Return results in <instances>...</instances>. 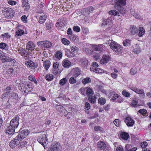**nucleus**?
<instances>
[{
  "label": "nucleus",
  "mask_w": 151,
  "mask_h": 151,
  "mask_svg": "<svg viewBox=\"0 0 151 151\" xmlns=\"http://www.w3.org/2000/svg\"><path fill=\"white\" fill-rule=\"evenodd\" d=\"M113 25V21L111 19H106L105 21L104 22V25H108L110 26H111Z\"/></svg>",
  "instance_id": "nucleus-24"
},
{
  "label": "nucleus",
  "mask_w": 151,
  "mask_h": 151,
  "mask_svg": "<svg viewBox=\"0 0 151 151\" xmlns=\"http://www.w3.org/2000/svg\"><path fill=\"white\" fill-rule=\"evenodd\" d=\"M71 72L73 76L75 78L77 77L81 74L80 69L78 68L73 69Z\"/></svg>",
  "instance_id": "nucleus-12"
},
{
  "label": "nucleus",
  "mask_w": 151,
  "mask_h": 151,
  "mask_svg": "<svg viewBox=\"0 0 151 151\" xmlns=\"http://www.w3.org/2000/svg\"><path fill=\"white\" fill-rule=\"evenodd\" d=\"M26 85L25 83L21 82L19 85V87L21 91H24L25 89V86Z\"/></svg>",
  "instance_id": "nucleus-26"
},
{
  "label": "nucleus",
  "mask_w": 151,
  "mask_h": 151,
  "mask_svg": "<svg viewBox=\"0 0 151 151\" xmlns=\"http://www.w3.org/2000/svg\"><path fill=\"white\" fill-rule=\"evenodd\" d=\"M124 121L128 127H132L135 124L134 120L130 116L126 117Z\"/></svg>",
  "instance_id": "nucleus-7"
},
{
  "label": "nucleus",
  "mask_w": 151,
  "mask_h": 151,
  "mask_svg": "<svg viewBox=\"0 0 151 151\" xmlns=\"http://www.w3.org/2000/svg\"><path fill=\"white\" fill-rule=\"evenodd\" d=\"M29 133V131L25 129L19 132L18 135L10 142L9 145L10 147L14 148L19 145L20 141H22L23 139L25 138Z\"/></svg>",
  "instance_id": "nucleus-1"
},
{
  "label": "nucleus",
  "mask_w": 151,
  "mask_h": 151,
  "mask_svg": "<svg viewBox=\"0 0 151 151\" xmlns=\"http://www.w3.org/2000/svg\"><path fill=\"white\" fill-rule=\"evenodd\" d=\"M62 42L64 45H68L70 43V41L65 38H63L62 39Z\"/></svg>",
  "instance_id": "nucleus-41"
},
{
  "label": "nucleus",
  "mask_w": 151,
  "mask_h": 151,
  "mask_svg": "<svg viewBox=\"0 0 151 151\" xmlns=\"http://www.w3.org/2000/svg\"><path fill=\"white\" fill-rule=\"evenodd\" d=\"M115 3V6L118 8H120L126 5V0H114Z\"/></svg>",
  "instance_id": "nucleus-9"
},
{
  "label": "nucleus",
  "mask_w": 151,
  "mask_h": 151,
  "mask_svg": "<svg viewBox=\"0 0 151 151\" xmlns=\"http://www.w3.org/2000/svg\"><path fill=\"white\" fill-rule=\"evenodd\" d=\"M91 81V80L90 78L86 77L83 80L82 83L84 84H85L87 83H90Z\"/></svg>",
  "instance_id": "nucleus-32"
},
{
  "label": "nucleus",
  "mask_w": 151,
  "mask_h": 151,
  "mask_svg": "<svg viewBox=\"0 0 151 151\" xmlns=\"http://www.w3.org/2000/svg\"><path fill=\"white\" fill-rule=\"evenodd\" d=\"M123 45L125 46H130L131 44V40L129 39H127L123 41Z\"/></svg>",
  "instance_id": "nucleus-27"
},
{
  "label": "nucleus",
  "mask_w": 151,
  "mask_h": 151,
  "mask_svg": "<svg viewBox=\"0 0 151 151\" xmlns=\"http://www.w3.org/2000/svg\"><path fill=\"white\" fill-rule=\"evenodd\" d=\"M138 112L141 114H143V115H145L147 112V110H146L145 109H140L138 111Z\"/></svg>",
  "instance_id": "nucleus-47"
},
{
  "label": "nucleus",
  "mask_w": 151,
  "mask_h": 151,
  "mask_svg": "<svg viewBox=\"0 0 151 151\" xmlns=\"http://www.w3.org/2000/svg\"><path fill=\"white\" fill-rule=\"evenodd\" d=\"M29 79L31 81L34 82L35 83H37L36 81L35 77L32 75H30L28 77Z\"/></svg>",
  "instance_id": "nucleus-52"
},
{
  "label": "nucleus",
  "mask_w": 151,
  "mask_h": 151,
  "mask_svg": "<svg viewBox=\"0 0 151 151\" xmlns=\"http://www.w3.org/2000/svg\"><path fill=\"white\" fill-rule=\"evenodd\" d=\"M24 31L22 29H19L16 32V34L18 36H21L24 33Z\"/></svg>",
  "instance_id": "nucleus-40"
},
{
  "label": "nucleus",
  "mask_w": 151,
  "mask_h": 151,
  "mask_svg": "<svg viewBox=\"0 0 151 151\" xmlns=\"http://www.w3.org/2000/svg\"><path fill=\"white\" fill-rule=\"evenodd\" d=\"M28 142L26 140H23V141L21 142V141H20V143L19 144H20V145L22 146V147H24L25 145H26Z\"/></svg>",
  "instance_id": "nucleus-60"
},
{
  "label": "nucleus",
  "mask_w": 151,
  "mask_h": 151,
  "mask_svg": "<svg viewBox=\"0 0 151 151\" xmlns=\"http://www.w3.org/2000/svg\"><path fill=\"white\" fill-rule=\"evenodd\" d=\"M1 59L3 62H11L12 61L14 62V61L15 60H14L12 59V58L4 54H3L2 57H1Z\"/></svg>",
  "instance_id": "nucleus-13"
},
{
  "label": "nucleus",
  "mask_w": 151,
  "mask_h": 151,
  "mask_svg": "<svg viewBox=\"0 0 151 151\" xmlns=\"http://www.w3.org/2000/svg\"><path fill=\"white\" fill-rule=\"evenodd\" d=\"M91 106L90 104L88 102H86L85 103L84 109L87 110H88L90 109Z\"/></svg>",
  "instance_id": "nucleus-56"
},
{
  "label": "nucleus",
  "mask_w": 151,
  "mask_h": 151,
  "mask_svg": "<svg viewBox=\"0 0 151 151\" xmlns=\"http://www.w3.org/2000/svg\"><path fill=\"white\" fill-rule=\"evenodd\" d=\"M109 14L112 15H114V16H116V15H117L119 17L118 19H121L122 18V16L120 15L119 13L116 10H111L109 12Z\"/></svg>",
  "instance_id": "nucleus-17"
},
{
  "label": "nucleus",
  "mask_w": 151,
  "mask_h": 151,
  "mask_svg": "<svg viewBox=\"0 0 151 151\" xmlns=\"http://www.w3.org/2000/svg\"><path fill=\"white\" fill-rule=\"evenodd\" d=\"M8 3L11 5H14L17 4V2L14 1L9 0Z\"/></svg>",
  "instance_id": "nucleus-61"
},
{
  "label": "nucleus",
  "mask_w": 151,
  "mask_h": 151,
  "mask_svg": "<svg viewBox=\"0 0 151 151\" xmlns=\"http://www.w3.org/2000/svg\"><path fill=\"white\" fill-rule=\"evenodd\" d=\"M52 73L54 75H56L58 73H60V71H58L57 69L53 68Z\"/></svg>",
  "instance_id": "nucleus-58"
},
{
  "label": "nucleus",
  "mask_w": 151,
  "mask_h": 151,
  "mask_svg": "<svg viewBox=\"0 0 151 151\" xmlns=\"http://www.w3.org/2000/svg\"><path fill=\"white\" fill-rule=\"evenodd\" d=\"M66 55L69 58L73 57L75 56L74 54L70 50H68L67 52Z\"/></svg>",
  "instance_id": "nucleus-45"
},
{
  "label": "nucleus",
  "mask_w": 151,
  "mask_h": 151,
  "mask_svg": "<svg viewBox=\"0 0 151 151\" xmlns=\"http://www.w3.org/2000/svg\"><path fill=\"white\" fill-rule=\"evenodd\" d=\"M52 46V43L49 41H43V48H49Z\"/></svg>",
  "instance_id": "nucleus-19"
},
{
  "label": "nucleus",
  "mask_w": 151,
  "mask_h": 151,
  "mask_svg": "<svg viewBox=\"0 0 151 151\" xmlns=\"http://www.w3.org/2000/svg\"><path fill=\"white\" fill-rule=\"evenodd\" d=\"M138 101L137 100L134 99L133 100L131 103V106H132L136 107L138 106Z\"/></svg>",
  "instance_id": "nucleus-39"
},
{
  "label": "nucleus",
  "mask_w": 151,
  "mask_h": 151,
  "mask_svg": "<svg viewBox=\"0 0 151 151\" xmlns=\"http://www.w3.org/2000/svg\"><path fill=\"white\" fill-rule=\"evenodd\" d=\"M122 94L124 96L129 97L131 96V93L129 92H127L125 90H124L122 92Z\"/></svg>",
  "instance_id": "nucleus-34"
},
{
  "label": "nucleus",
  "mask_w": 151,
  "mask_h": 151,
  "mask_svg": "<svg viewBox=\"0 0 151 151\" xmlns=\"http://www.w3.org/2000/svg\"><path fill=\"white\" fill-rule=\"evenodd\" d=\"M145 33V30L142 27H140L139 28V33L138 35L139 37H141Z\"/></svg>",
  "instance_id": "nucleus-20"
},
{
  "label": "nucleus",
  "mask_w": 151,
  "mask_h": 151,
  "mask_svg": "<svg viewBox=\"0 0 151 151\" xmlns=\"http://www.w3.org/2000/svg\"><path fill=\"white\" fill-rule=\"evenodd\" d=\"M93 7L92 6H91L83 9V13H84V11L85 12L89 13L93 11Z\"/></svg>",
  "instance_id": "nucleus-22"
},
{
  "label": "nucleus",
  "mask_w": 151,
  "mask_h": 151,
  "mask_svg": "<svg viewBox=\"0 0 151 151\" xmlns=\"http://www.w3.org/2000/svg\"><path fill=\"white\" fill-rule=\"evenodd\" d=\"M120 137L123 140H127L129 138L130 136L129 133L127 132H125L122 131L120 134Z\"/></svg>",
  "instance_id": "nucleus-14"
},
{
  "label": "nucleus",
  "mask_w": 151,
  "mask_h": 151,
  "mask_svg": "<svg viewBox=\"0 0 151 151\" xmlns=\"http://www.w3.org/2000/svg\"><path fill=\"white\" fill-rule=\"evenodd\" d=\"M50 65V63L49 61H45L44 62V67L45 69L47 70L49 68Z\"/></svg>",
  "instance_id": "nucleus-25"
},
{
  "label": "nucleus",
  "mask_w": 151,
  "mask_h": 151,
  "mask_svg": "<svg viewBox=\"0 0 151 151\" xmlns=\"http://www.w3.org/2000/svg\"><path fill=\"white\" fill-rule=\"evenodd\" d=\"M137 68H132L130 69V72L131 74L135 75L137 73Z\"/></svg>",
  "instance_id": "nucleus-51"
},
{
  "label": "nucleus",
  "mask_w": 151,
  "mask_h": 151,
  "mask_svg": "<svg viewBox=\"0 0 151 151\" xmlns=\"http://www.w3.org/2000/svg\"><path fill=\"white\" fill-rule=\"evenodd\" d=\"M10 98H12L15 99H16L18 98L17 94L16 93L13 92L11 94V95L9 96Z\"/></svg>",
  "instance_id": "nucleus-43"
},
{
  "label": "nucleus",
  "mask_w": 151,
  "mask_h": 151,
  "mask_svg": "<svg viewBox=\"0 0 151 151\" xmlns=\"http://www.w3.org/2000/svg\"><path fill=\"white\" fill-rule=\"evenodd\" d=\"M73 30L75 32H79L80 31V27L78 26H75L73 27Z\"/></svg>",
  "instance_id": "nucleus-59"
},
{
  "label": "nucleus",
  "mask_w": 151,
  "mask_h": 151,
  "mask_svg": "<svg viewBox=\"0 0 151 151\" xmlns=\"http://www.w3.org/2000/svg\"><path fill=\"white\" fill-rule=\"evenodd\" d=\"M3 14L6 18L12 17L14 16V11L12 9L7 7L2 8L1 10Z\"/></svg>",
  "instance_id": "nucleus-3"
},
{
  "label": "nucleus",
  "mask_w": 151,
  "mask_h": 151,
  "mask_svg": "<svg viewBox=\"0 0 151 151\" xmlns=\"http://www.w3.org/2000/svg\"><path fill=\"white\" fill-rule=\"evenodd\" d=\"M86 92L87 95L89 97L91 96L93 94V90L89 88H87Z\"/></svg>",
  "instance_id": "nucleus-28"
},
{
  "label": "nucleus",
  "mask_w": 151,
  "mask_h": 151,
  "mask_svg": "<svg viewBox=\"0 0 151 151\" xmlns=\"http://www.w3.org/2000/svg\"><path fill=\"white\" fill-rule=\"evenodd\" d=\"M0 48L6 50L8 49V46L6 43L2 42L0 43Z\"/></svg>",
  "instance_id": "nucleus-33"
},
{
  "label": "nucleus",
  "mask_w": 151,
  "mask_h": 151,
  "mask_svg": "<svg viewBox=\"0 0 151 151\" xmlns=\"http://www.w3.org/2000/svg\"><path fill=\"white\" fill-rule=\"evenodd\" d=\"M98 103L100 105L104 104V99L102 98H100L98 100Z\"/></svg>",
  "instance_id": "nucleus-63"
},
{
  "label": "nucleus",
  "mask_w": 151,
  "mask_h": 151,
  "mask_svg": "<svg viewBox=\"0 0 151 151\" xmlns=\"http://www.w3.org/2000/svg\"><path fill=\"white\" fill-rule=\"evenodd\" d=\"M46 19V17L45 15H44L41 16L40 17L39 19V22L41 24L44 23Z\"/></svg>",
  "instance_id": "nucleus-30"
},
{
  "label": "nucleus",
  "mask_w": 151,
  "mask_h": 151,
  "mask_svg": "<svg viewBox=\"0 0 151 151\" xmlns=\"http://www.w3.org/2000/svg\"><path fill=\"white\" fill-rule=\"evenodd\" d=\"M32 86H30V87L28 88H26L24 90V92L26 93H28L30 92L32 90Z\"/></svg>",
  "instance_id": "nucleus-55"
},
{
  "label": "nucleus",
  "mask_w": 151,
  "mask_h": 151,
  "mask_svg": "<svg viewBox=\"0 0 151 151\" xmlns=\"http://www.w3.org/2000/svg\"><path fill=\"white\" fill-rule=\"evenodd\" d=\"M18 51L22 56H24V55H26V54H27V52L22 48L18 49Z\"/></svg>",
  "instance_id": "nucleus-23"
},
{
  "label": "nucleus",
  "mask_w": 151,
  "mask_h": 151,
  "mask_svg": "<svg viewBox=\"0 0 151 151\" xmlns=\"http://www.w3.org/2000/svg\"><path fill=\"white\" fill-rule=\"evenodd\" d=\"M129 88L131 90H132L133 91L135 92L136 93L139 94H140V96L142 97L143 98L145 96V93L143 90L142 89H138L137 87H133V86L129 87Z\"/></svg>",
  "instance_id": "nucleus-8"
},
{
  "label": "nucleus",
  "mask_w": 151,
  "mask_h": 151,
  "mask_svg": "<svg viewBox=\"0 0 151 151\" xmlns=\"http://www.w3.org/2000/svg\"><path fill=\"white\" fill-rule=\"evenodd\" d=\"M56 58H57L60 59L62 58V52L61 51H57L55 55Z\"/></svg>",
  "instance_id": "nucleus-31"
},
{
  "label": "nucleus",
  "mask_w": 151,
  "mask_h": 151,
  "mask_svg": "<svg viewBox=\"0 0 151 151\" xmlns=\"http://www.w3.org/2000/svg\"><path fill=\"white\" fill-rule=\"evenodd\" d=\"M91 45L92 50L93 51V52L94 51H96L99 52V53H100V51L101 52L103 50V47L101 45Z\"/></svg>",
  "instance_id": "nucleus-10"
},
{
  "label": "nucleus",
  "mask_w": 151,
  "mask_h": 151,
  "mask_svg": "<svg viewBox=\"0 0 151 151\" xmlns=\"http://www.w3.org/2000/svg\"><path fill=\"white\" fill-rule=\"evenodd\" d=\"M61 147L58 142L53 143L48 148L47 151H61Z\"/></svg>",
  "instance_id": "nucleus-6"
},
{
  "label": "nucleus",
  "mask_w": 151,
  "mask_h": 151,
  "mask_svg": "<svg viewBox=\"0 0 151 151\" xmlns=\"http://www.w3.org/2000/svg\"><path fill=\"white\" fill-rule=\"evenodd\" d=\"M147 145L148 144L147 142H141L140 144L142 148H146Z\"/></svg>",
  "instance_id": "nucleus-53"
},
{
  "label": "nucleus",
  "mask_w": 151,
  "mask_h": 151,
  "mask_svg": "<svg viewBox=\"0 0 151 151\" xmlns=\"http://www.w3.org/2000/svg\"><path fill=\"white\" fill-rule=\"evenodd\" d=\"M80 65L84 68H86L88 66V60L85 58L81 59L80 61Z\"/></svg>",
  "instance_id": "nucleus-11"
},
{
  "label": "nucleus",
  "mask_w": 151,
  "mask_h": 151,
  "mask_svg": "<svg viewBox=\"0 0 151 151\" xmlns=\"http://www.w3.org/2000/svg\"><path fill=\"white\" fill-rule=\"evenodd\" d=\"M96 98L95 97H90L88 98V100L91 103H94L96 102Z\"/></svg>",
  "instance_id": "nucleus-54"
},
{
  "label": "nucleus",
  "mask_w": 151,
  "mask_h": 151,
  "mask_svg": "<svg viewBox=\"0 0 151 151\" xmlns=\"http://www.w3.org/2000/svg\"><path fill=\"white\" fill-rule=\"evenodd\" d=\"M111 59L110 55L109 54L104 55V64L108 63L109 61H110Z\"/></svg>",
  "instance_id": "nucleus-29"
},
{
  "label": "nucleus",
  "mask_w": 151,
  "mask_h": 151,
  "mask_svg": "<svg viewBox=\"0 0 151 151\" xmlns=\"http://www.w3.org/2000/svg\"><path fill=\"white\" fill-rule=\"evenodd\" d=\"M119 97V95L118 94H117V93H114V96L112 97L111 100H113V101H114V100H116V99H117Z\"/></svg>",
  "instance_id": "nucleus-62"
},
{
  "label": "nucleus",
  "mask_w": 151,
  "mask_h": 151,
  "mask_svg": "<svg viewBox=\"0 0 151 151\" xmlns=\"http://www.w3.org/2000/svg\"><path fill=\"white\" fill-rule=\"evenodd\" d=\"M110 46L111 48L117 53H121L123 50L122 46L118 44L116 42H111L110 43Z\"/></svg>",
  "instance_id": "nucleus-5"
},
{
  "label": "nucleus",
  "mask_w": 151,
  "mask_h": 151,
  "mask_svg": "<svg viewBox=\"0 0 151 151\" xmlns=\"http://www.w3.org/2000/svg\"><path fill=\"white\" fill-rule=\"evenodd\" d=\"M12 90L10 86H8L5 89V92L4 93L5 95L8 96L10 94V92Z\"/></svg>",
  "instance_id": "nucleus-36"
},
{
  "label": "nucleus",
  "mask_w": 151,
  "mask_h": 151,
  "mask_svg": "<svg viewBox=\"0 0 151 151\" xmlns=\"http://www.w3.org/2000/svg\"><path fill=\"white\" fill-rule=\"evenodd\" d=\"M114 124L116 127H120L121 126V122L119 119H115L113 121Z\"/></svg>",
  "instance_id": "nucleus-35"
},
{
  "label": "nucleus",
  "mask_w": 151,
  "mask_h": 151,
  "mask_svg": "<svg viewBox=\"0 0 151 151\" xmlns=\"http://www.w3.org/2000/svg\"><path fill=\"white\" fill-rule=\"evenodd\" d=\"M53 76L52 74L47 75L45 77L46 79L48 81H52L53 79Z\"/></svg>",
  "instance_id": "nucleus-38"
},
{
  "label": "nucleus",
  "mask_w": 151,
  "mask_h": 151,
  "mask_svg": "<svg viewBox=\"0 0 151 151\" xmlns=\"http://www.w3.org/2000/svg\"><path fill=\"white\" fill-rule=\"evenodd\" d=\"M37 141L43 146L45 149L47 148V146L49 142L46 134H43L39 136L37 139Z\"/></svg>",
  "instance_id": "nucleus-4"
},
{
  "label": "nucleus",
  "mask_w": 151,
  "mask_h": 151,
  "mask_svg": "<svg viewBox=\"0 0 151 151\" xmlns=\"http://www.w3.org/2000/svg\"><path fill=\"white\" fill-rule=\"evenodd\" d=\"M69 82L70 84H73L76 83V80L74 77H71L69 79Z\"/></svg>",
  "instance_id": "nucleus-48"
},
{
  "label": "nucleus",
  "mask_w": 151,
  "mask_h": 151,
  "mask_svg": "<svg viewBox=\"0 0 151 151\" xmlns=\"http://www.w3.org/2000/svg\"><path fill=\"white\" fill-rule=\"evenodd\" d=\"M118 10L122 14H124L126 12V9L123 7H121L120 8H118Z\"/></svg>",
  "instance_id": "nucleus-37"
},
{
  "label": "nucleus",
  "mask_w": 151,
  "mask_h": 151,
  "mask_svg": "<svg viewBox=\"0 0 151 151\" xmlns=\"http://www.w3.org/2000/svg\"><path fill=\"white\" fill-rule=\"evenodd\" d=\"M71 62L68 60L65 59L62 62V65L63 67L68 68L71 65Z\"/></svg>",
  "instance_id": "nucleus-18"
},
{
  "label": "nucleus",
  "mask_w": 151,
  "mask_h": 151,
  "mask_svg": "<svg viewBox=\"0 0 151 151\" xmlns=\"http://www.w3.org/2000/svg\"><path fill=\"white\" fill-rule=\"evenodd\" d=\"M35 48L34 43L31 41H29L27 45V49L30 50H33Z\"/></svg>",
  "instance_id": "nucleus-15"
},
{
  "label": "nucleus",
  "mask_w": 151,
  "mask_h": 151,
  "mask_svg": "<svg viewBox=\"0 0 151 151\" xmlns=\"http://www.w3.org/2000/svg\"><path fill=\"white\" fill-rule=\"evenodd\" d=\"M129 30L132 35H135V33L138 32V29L137 27L134 26V25H131Z\"/></svg>",
  "instance_id": "nucleus-16"
},
{
  "label": "nucleus",
  "mask_w": 151,
  "mask_h": 151,
  "mask_svg": "<svg viewBox=\"0 0 151 151\" xmlns=\"http://www.w3.org/2000/svg\"><path fill=\"white\" fill-rule=\"evenodd\" d=\"M59 66V64L57 62L54 63L53 65V68H56L58 69Z\"/></svg>",
  "instance_id": "nucleus-64"
},
{
  "label": "nucleus",
  "mask_w": 151,
  "mask_h": 151,
  "mask_svg": "<svg viewBox=\"0 0 151 151\" xmlns=\"http://www.w3.org/2000/svg\"><path fill=\"white\" fill-rule=\"evenodd\" d=\"M28 65L31 67L32 69H35L37 68L38 66V64L37 63H34L33 61H31L28 64Z\"/></svg>",
  "instance_id": "nucleus-21"
},
{
  "label": "nucleus",
  "mask_w": 151,
  "mask_h": 151,
  "mask_svg": "<svg viewBox=\"0 0 151 151\" xmlns=\"http://www.w3.org/2000/svg\"><path fill=\"white\" fill-rule=\"evenodd\" d=\"M21 19L24 23H26L27 22V18L26 15L22 16L21 18Z\"/></svg>",
  "instance_id": "nucleus-57"
},
{
  "label": "nucleus",
  "mask_w": 151,
  "mask_h": 151,
  "mask_svg": "<svg viewBox=\"0 0 151 151\" xmlns=\"http://www.w3.org/2000/svg\"><path fill=\"white\" fill-rule=\"evenodd\" d=\"M22 5L23 6L26 7L25 9V10H28L29 8V4L28 3V2H24V3H22Z\"/></svg>",
  "instance_id": "nucleus-46"
},
{
  "label": "nucleus",
  "mask_w": 151,
  "mask_h": 151,
  "mask_svg": "<svg viewBox=\"0 0 151 151\" xmlns=\"http://www.w3.org/2000/svg\"><path fill=\"white\" fill-rule=\"evenodd\" d=\"M19 116H17L11 121L9 126L6 129V133L9 135L14 134L15 129L18 127L19 125Z\"/></svg>",
  "instance_id": "nucleus-2"
},
{
  "label": "nucleus",
  "mask_w": 151,
  "mask_h": 151,
  "mask_svg": "<svg viewBox=\"0 0 151 151\" xmlns=\"http://www.w3.org/2000/svg\"><path fill=\"white\" fill-rule=\"evenodd\" d=\"M85 52L89 55H91L93 52V51H92V49H90L89 48H86L85 49Z\"/></svg>",
  "instance_id": "nucleus-49"
},
{
  "label": "nucleus",
  "mask_w": 151,
  "mask_h": 151,
  "mask_svg": "<svg viewBox=\"0 0 151 151\" xmlns=\"http://www.w3.org/2000/svg\"><path fill=\"white\" fill-rule=\"evenodd\" d=\"M67 79L66 78H64L61 79L59 82V84L62 86H63L67 82Z\"/></svg>",
  "instance_id": "nucleus-42"
},
{
  "label": "nucleus",
  "mask_w": 151,
  "mask_h": 151,
  "mask_svg": "<svg viewBox=\"0 0 151 151\" xmlns=\"http://www.w3.org/2000/svg\"><path fill=\"white\" fill-rule=\"evenodd\" d=\"M104 145V142H102L101 141L99 142L98 143V147L99 148H100L101 149L103 150V151H104V147L103 146Z\"/></svg>",
  "instance_id": "nucleus-44"
},
{
  "label": "nucleus",
  "mask_w": 151,
  "mask_h": 151,
  "mask_svg": "<svg viewBox=\"0 0 151 151\" xmlns=\"http://www.w3.org/2000/svg\"><path fill=\"white\" fill-rule=\"evenodd\" d=\"M71 49L72 52H76L78 51V48L76 46H73L71 47Z\"/></svg>",
  "instance_id": "nucleus-50"
}]
</instances>
